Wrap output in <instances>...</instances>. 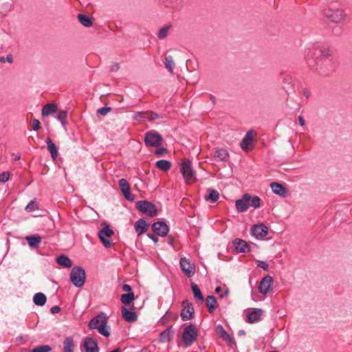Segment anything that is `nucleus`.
<instances>
[{"mask_svg": "<svg viewBox=\"0 0 352 352\" xmlns=\"http://www.w3.org/2000/svg\"><path fill=\"white\" fill-rule=\"evenodd\" d=\"M171 28L172 25L170 24L166 25L164 27H162L157 33L158 38L162 40L166 38Z\"/></svg>", "mask_w": 352, "mask_h": 352, "instance_id": "nucleus-38", "label": "nucleus"}, {"mask_svg": "<svg viewBox=\"0 0 352 352\" xmlns=\"http://www.w3.org/2000/svg\"><path fill=\"white\" fill-rule=\"evenodd\" d=\"M83 346L86 352H99L98 342L91 337L85 338Z\"/></svg>", "mask_w": 352, "mask_h": 352, "instance_id": "nucleus-12", "label": "nucleus"}, {"mask_svg": "<svg viewBox=\"0 0 352 352\" xmlns=\"http://www.w3.org/2000/svg\"><path fill=\"white\" fill-rule=\"evenodd\" d=\"M262 314L263 310L255 309L247 314L246 320L249 323L257 322L261 320Z\"/></svg>", "mask_w": 352, "mask_h": 352, "instance_id": "nucleus-18", "label": "nucleus"}, {"mask_svg": "<svg viewBox=\"0 0 352 352\" xmlns=\"http://www.w3.org/2000/svg\"><path fill=\"white\" fill-rule=\"evenodd\" d=\"M217 332L219 334V336L225 341L228 342H233V338L231 337L224 329V328L221 325H219L217 327Z\"/></svg>", "mask_w": 352, "mask_h": 352, "instance_id": "nucleus-29", "label": "nucleus"}, {"mask_svg": "<svg viewBox=\"0 0 352 352\" xmlns=\"http://www.w3.org/2000/svg\"><path fill=\"white\" fill-rule=\"evenodd\" d=\"M233 244L235 249L239 252L246 253L250 251V247L248 243L241 239H235L233 240Z\"/></svg>", "mask_w": 352, "mask_h": 352, "instance_id": "nucleus-17", "label": "nucleus"}, {"mask_svg": "<svg viewBox=\"0 0 352 352\" xmlns=\"http://www.w3.org/2000/svg\"><path fill=\"white\" fill-rule=\"evenodd\" d=\"M26 240L30 248H36L41 242V237L36 235H30L26 237Z\"/></svg>", "mask_w": 352, "mask_h": 352, "instance_id": "nucleus-26", "label": "nucleus"}, {"mask_svg": "<svg viewBox=\"0 0 352 352\" xmlns=\"http://www.w3.org/2000/svg\"><path fill=\"white\" fill-rule=\"evenodd\" d=\"M321 54L325 57H330L332 56L333 53L330 49L327 48L321 51Z\"/></svg>", "mask_w": 352, "mask_h": 352, "instance_id": "nucleus-51", "label": "nucleus"}, {"mask_svg": "<svg viewBox=\"0 0 352 352\" xmlns=\"http://www.w3.org/2000/svg\"><path fill=\"white\" fill-rule=\"evenodd\" d=\"M165 7L173 6L177 0H160Z\"/></svg>", "mask_w": 352, "mask_h": 352, "instance_id": "nucleus-49", "label": "nucleus"}, {"mask_svg": "<svg viewBox=\"0 0 352 352\" xmlns=\"http://www.w3.org/2000/svg\"><path fill=\"white\" fill-rule=\"evenodd\" d=\"M298 121L300 126H303L305 124V121L302 116H298Z\"/></svg>", "mask_w": 352, "mask_h": 352, "instance_id": "nucleus-57", "label": "nucleus"}, {"mask_svg": "<svg viewBox=\"0 0 352 352\" xmlns=\"http://www.w3.org/2000/svg\"><path fill=\"white\" fill-rule=\"evenodd\" d=\"M56 105L55 104H47L44 105L42 109V116H46L54 113L56 111Z\"/></svg>", "mask_w": 352, "mask_h": 352, "instance_id": "nucleus-33", "label": "nucleus"}, {"mask_svg": "<svg viewBox=\"0 0 352 352\" xmlns=\"http://www.w3.org/2000/svg\"><path fill=\"white\" fill-rule=\"evenodd\" d=\"M135 208L141 212L149 217H154V204L148 201H138Z\"/></svg>", "mask_w": 352, "mask_h": 352, "instance_id": "nucleus-7", "label": "nucleus"}, {"mask_svg": "<svg viewBox=\"0 0 352 352\" xmlns=\"http://www.w3.org/2000/svg\"><path fill=\"white\" fill-rule=\"evenodd\" d=\"M111 352H121V350L120 348H116V349L111 351Z\"/></svg>", "mask_w": 352, "mask_h": 352, "instance_id": "nucleus-61", "label": "nucleus"}, {"mask_svg": "<svg viewBox=\"0 0 352 352\" xmlns=\"http://www.w3.org/2000/svg\"><path fill=\"white\" fill-rule=\"evenodd\" d=\"M89 329H97L98 332L105 337L110 336V328L107 325V318L104 313L93 318L88 324Z\"/></svg>", "mask_w": 352, "mask_h": 352, "instance_id": "nucleus-1", "label": "nucleus"}, {"mask_svg": "<svg viewBox=\"0 0 352 352\" xmlns=\"http://www.w3.org/2000/svg\"><path fill=\"white\" fill-rule=\"evenodd\" d=\"M171 337L172 331L170 328H168L160 333L159 337V341L162 343L167 342L170 340Z\"/></svg>", "mask_w": 352, "mask_h": 352, "instance_id": "nucleus-35", "label": "nucleus"}, {"mask_svg": "<svg viewBox=\"0 0 352 352\" xmlns=\"http://www.w3.org/2000/svg\"><path fill=\"white\" fill-rule=\"evenodd\" d=\"M214 157L220 161H226L229 157V153L225 148L217 149L214 152Z\"/></svg>", "mask_w": 352, "mask_h": 352, "instance_id": "nucleus-30", "label": "nucleus"}, {"mask_svg": "<svg viewBox=\"0 0 352 352\" xmlns=\"http://www.w3.org/2000/svg\"><path fill=\"white\" fill-rule=\"evenodd\" d=\"M183 309L181 313V317L182 320H190L193 318L194 307L192 303L189 302L188 300H184L182 302Z\"/></svg>", "mask_w": 352, "mask_h": 352, "instance_id": "nucleus-9", "label": "nucleus"}, {"mask_svg": "<svg viewBox=\"0 0 352 352\" xmlns=\"http://www.w3.org/2000/svg\"><path fill=\"white\" fill-rule=\"evenodd\" d=\"M204 198L206 201L214 203L219 199V193L217 190L209 188L207 190V194H206Z\"/></svg>", "mask_w": 352, "mask_h": 352, "instance_id": "nucleus-24", "label": "nucleus"}, {"mask_svg": "<svg viewBox=\"0 0 352 352\" xmlns=\"http://www.w3.org/2000/svg\"><path fill=\"white\" fill-rule=\"evenodd\" d=\"M272 192L282 197H285L287 195V189L281 184L278 182H272L270 184Z\"/></svg>", "mask_w": 352, "mask_h": 352, "instance_id": "nucleus-16", "label": "nucleus"}, {"mask_svg": "<svg viewBox=\"0 0 352 352\" xmlns=\"http://www.w3.org/2000/svg\"><path fill=\"white\" fill-rule=\"evenodd\" d=\"M236 209L239 212H245L250 207V195L244 194L242 197L235 202Z\"/></svg>", "mask_w": 352, "mask_h": 352, "instance_id": "nucleus-11", "label": "nucleus"}, {"mask_svg": "<svg viewBox=\"0 0 352 352\" xmlns=\"http://www.w3.org/2000/svg\"><path fill=\"white\" fill-rule=\"evenodd\" d=\"M6 60L8 61L10 63H12L13 62V57L11 54H8L6 58Z\"/></svg>", "mask_w": 352, "mask_h": 352, "instance_id": "nucleus-58", "label": "nucleus"}, {"mask_svg": "<svg viewBox=\"0 0 352 352\" xmlns=\"http://www.w3.org/2000/svg\"><path fill=\"white\" fill-rule=\"evenodd\" d=\"M172 163L166 160H160L155 162V167L163 172H167L170 169Z\"/></svg>", "mask_w": 352, "mask_h": 352, "instance_id": "nucleus-22", "label": "nucleus"}, {"mask_svg": "<svg viewBox=\"0 0 352 352\" xmlns=\"http://www.w3.org/2000/svg\"><path fill=\"white\" fill-rule=\"evenodd\" d=\"M122 290L127 293L132 292V287L128 284H124L122 285Z\"/></svg>", "mask_w": 352, "mask_h": 352, "instance_id": "nucleus-54", "label": "nucleus"}, {"mask_svg": "<svg viewBox=\"0 0 352 352\" xmlns=\"http://www.w3.org/2000/svg\"><path fill=\"white\" fill-rule=\"evenodd\" d=\"M191 289H192V292L193 293L194 298L196 300H199L200 302H202L204 301V298L202 293H201V290L199 289V287L196 284L192 283Z\"/></svg>", "mask_w": 352, "mask_h": 352, "instance_id": "nucleus-36", "label": "nucleus"}, {"mask_svg": "<svg viewBox=\"0 0 352 352\" xmlns=\"http://www.w3.org/2000/svg\"><path fill=\"white\" fill-rule=\"evenodd\" d=\"M323 14L329 21L336 23H341L344 19V13L340 9L326 8Z\"/></svg>", "mask_w": 352, "mask_h": 352, "instance_id": "nucleus-6", "label": "nucleus"}, {"mask_svg": "<svg viewBox=\"0 0 352 352\" xmlns=\"http://www.w3.org/2000/svg\"><path fill=\"white\" fill-rule=\"evenodd\" d=\"M60 311V307L59 306H54L50 309V312L52 314H58Z\"/></svg>", "mask_w": 352, "mask_h": 352, "instance_id": "nucleus-52", "label": "nucleus"}, {"mask_svg": "<svg viewBox=\"0 0 352 352\" xmlns=\"http://www.w3.org/2000/svg\"><path fill=\"white\" fill-rule=\"evenodd\" d=\"M40 129V122L37 119H34L32 120V130L38 131Z\"/></svg>", "mask_w": 352, "mask_h": 352, "instance_id": "nucleus-50", "label": "nucleus"}, {"mask_svg": "<svg viewBox=\"0 0 352 352\" xmlns=\"http://www.w3.org/2000/svg\"><path fill=\"white\" fill-rule=\"evenodd\" d=\"M135 300V295L133 292H129L122 294L120 300L122 304L129 305Z\"/></svg>", "mask_w": 352, "mask_h": 352, "instance_id": "nucleus-34", "label": "nucleus"}, {"mask_svg": "<svg viewBox=\"0 0 352 352\" xmlns=\"http://www.w3.org/2000/svg\"><path fill=\"white\" fill-rule=\"evenodd\" d=\"M45 142L47 144V150L50 153L52 157L53 160H56L58 157V150L56 144L50 138H47Z\"/></svg>", "mask_w": 352, "mask_h": 352, "instance_id": "nucleus-23", "label": "nucleus"}, {"mask_svg": "<svg viewBox=\"0 0 352 352\" xmlns=\"http://www.w3.org/2000/svg\"><path fill=\"white\" fill-rule=\"evenodd\" d=\"M144 142L146 146L154 147V132L153 131L146 133Z\"/></svg>", "mask_w": 352, "mask_h": 352, "instance_id": "nucleus-39", "label": "nucleus"}, {"mask_svg": "<svg viewBox=\"0 0 352 352\" xmlns=\"http://www.w3.org/2000/svg\"><path fill=\"white\" fill-rule=\"evenodd\" d=\"M119 186L124 198L126 200L133 201L134 200V196L130 192V186L128 182L125 179H121L119 181Z\"/></svg>", "mask_w": 352, "mask_h": 352, "instance_id": "nucleus-14", "label": "nucleus"}, {"mask_svg": "<svg viewBox=\"0 0 352 352\" xmlns=\"http://www.w3.org/2000/svg\"><path fill=\"white\" fill-rule=\"evenodd\" d=\"M221 291V287H217L216 289H215V292L217 293V294H219L220 292Z\"/></svg>", "mask_w": 352, "mask_h": 352, "instance_id": "nucleus-59", "label": "nucleus"}, {"mask_svg": "<svg viewBox=\"0 0 352 352\" xmlns=\"http://www.w3.org/2000/svg\"><path fill=\"white\" fill-rule=\"evenodd\" d=\"M162 137L157 133H155V148L159 147L163 144Z\"/></svg>", "mask_w": 352, "mask_h": 352, "instance_id": "nucleus-47", "label": "nucleus"}, {"mask_svg": "<svg viewBox=\"0 0 352 352\" xmlns=\"http://www.w3.org/2000/svg\"><path fill=\"white\" fill-rule=\"evenodd\" d=\"M164 63L168 72H170L171 74H173V69L175 65V63L173 60V58L171 56H166L165 57Z\"/></svg>", "mask_w": 352, "mask_h": 352, "instance_id": "nucleus-32", "label": "nucleus"}, {"mask_svg": "<svg viewBox=\"0 0 352 352\" xmlns=\"http://www.w3.org/2000/svg\"><path fill=\"white\" fill-rule=\"evenodd\" d=\"M244 333H245V332L243 331H239V334H244Z\"/></svg>", "mask_w": 352, "mask_h": 352, "instance_id": "nucleus-64", "label": "nucleus"}, {"mask_svg": "<svg viewBox=\"0 0 352 352\" xmlns=\"http://www.w3.org/2000/svg\"><path fill=\"white\" fill-rule=\"evenodd\" d=\"M111 111V108L109 107H104L97 110V114L102 116H106L109 112Z\"/></svg>", "mask_w": 352, "mask_h": 352, "instance_id": "nucleus-44", "label": "nucleus"}, {"mask_svg": "<svg viewBox=\"0 0 352 352\" xmlns=\"http://www.w3.org/2000/svg\"><path fill=\"white\" fill-rule=\"evenodd\" d=\"M78 19L80 23L86 28H89L93 24V19L83 14H78Z\"/></svg>", "mask_w": 352, "mask_h": 352, "instance_id": "nucleus-28", "label": "nucleus"}, {"mask_svg": "<svg viewBox=\"0 0 352 352\" xmlns=\"http://www.w3.org/2000/svg\"><path fill=\"white\" fill-rule=\"evenodd\" d=\"M121 312L122 318L124 319L125 321L128 322H134L138 319V316L136 313L128 309L126 307H122Z\"/></svg>", "mask_w": 352, "mask_h": 352, "instance_id": "nucleus-19", "label": "nucleus"}, {"mask_svg": "<svg viewBox=\"0 0 352 352\" xmlns=\"http://www.w3.org/2000/svg\"><path fill=\"white\" fill-rule=\"evenodd\" d=\"M302 94L304 97L308 99L310 97L311 93L308 89L304 88L302 89Z\"/></svg>", "mask_w": 352, "mask_h": 352, "instance_id": "nucleus-53", "label": "nucleus"}, {"mask_svg": "<svg viewBox=\"0 0 352 352\" xmlns=\"http://www.w3.org/2000/svg\"><path fill=\"white\" fill-rule=\"evenodd\" d=\"M257 267L262 268L265 271H268L269 270V265L268 264L263 261H256Z\"/></svg>", "mask_w": 352, "mask_h": 352, "instance_id": "nucleus-46", "label": "nucleus"}, {"mask_svg": "<svg viewBox=\"0 0 352 352\" xmlns=\"http://www.w3.org/2000/svg\"><path fill=\"white\" fill-rule=\"evenodd\" d=\"M169 232L168 226L164 221H155V236H166Z\"/></svg>", "mask_w": 352, "mask_h": 352, "instance_id": "nucleus-15", "label": "nucleus"}, {"mask_svg": "<svg viewBox=\"0 0 352 352\" xmlns=\"http://www.w3.org/2000/svg\"><path fill=\"white\" fill-rule=\"evenodd\" d=\"M273 278L272 276L267 275L262 278L258 287L259 292L263 294H267L272 289Z\"/></svg>", "mask_w": 352, "mask_h": 352, "instance_id": "nucleus-8", "label": "nucleus"}, {"mask_svg": "<svg viewBox=\"0 0 352 352\" xmlns=\"http://www.w3.org/2000/svg\"><path fill=\"white\" fill-rule=\"evenodd\" d=\"M47 301L45 295L43 293H36L33 297V302L36 305L43 306Z\"/></svg>", "mask_w": 352, "mask_h": 352, "instance_id": "nucleus-31", "label": "nucleus"}, {"mask_svg": "<svg viewBox=\"0 0 352 352\" xmlns=\"http://www.w3.org/2000/svg\"><path fill=\"white\" fill-rule=\"evenodd\" d=\"M261 206V199L257 196L251 197L250 195V206L258 208Z\"/></svg>", "mask_w": 352, "mask_h": 352, "instance_id": "nucleus-41", "label": "nucleus"}, {"mask_svg": "<svg viewBox=\"0 0 352 352\" xmlns=\"http://www.w3.org/2000/svg\"><path fill=\"white\" fill-rule=\"evenodd\" d=\"M86 273L85 270L80 266H75L70 273V280L76 287H81L85 285Z\"/></svg>", "mask_w": 352, "mask_h": 352, "instance_id": "nucleus-4", "label": "nucleus"}, {"mask_svg": "<svg viewBox=\"0 0 352 352\" xmlns=\"http://www.w3.org/2000/svg\"><path fill=\"white\" fill-rule=\"evenodd\" d=\"M0 62L1 63H5L6 62V58H4L3 56H1L0 57Z\"/></svg>", "mask_w": 352, "mask_h": 352, "instance_id": "nucleus-60", "label": "nucleus"}, {"mask_svg": "<svg viewBox=\"0 0 352 352\" xmlns=\"http://www.w3.org/2000/svg\"><path fill=\"white\" fill-rule=\"evenodd\" d=\"M56 262L61 266L70 268L72 266L71 259L66 255L62 254L56 257Z\"/></svg>", "mask_w": 352, "mask_h": 352, "instance_id": "nucleus-25", "label": "nucleus"}, {"mask_svg": "<svg viewBox=\"0 0 352 352\" xmlns=\"http://www.w3.org/2000/svg\"><path fill=\"white\" fill-rule=\"evenodd\" d=\"M74 340L71 337H67L63 342V351L64 352H73Z\"/></svg>", "mask_w": 352, "mask_h": 352, "instance_id": "nucleus-37", "label": "nucleus"}, {"mask_svg": "<svg viewBox=\"0 0 352 352\" xmlns=\"http://www.w3.org/2000/svg\"><path fill=\"white\" fill-rule=\"evenodd\" d=\"M10 177V174L8 172L4 171L0 174V182H6L8 181Z\"/></svg>", "mask_w": 352, "mask_h": 352, "instance_id": "nucleus-48", "label": "nucleus"}, {"mask_svg": "<svg viewBox=\"0 0 352 352\" xmlns=\"http://www.w3.org/2000/svg\"><path fill=\"white\" fill-rule=\"evenodd\" d=\"M38 207L36 202L33 200H31L28 205L25 206V210L28 212H33L36 210H38Z\"/></svg>", "mask_w": 352, "mask_h": 352, "instance_id": "nucleus-43", "label": "nucleus"}, {"mask_svg": "<svg viewBox=\"0 0 352 352\" xmlns=\"http://www.w3.org/2000/svg\"><path fill=\"white\" fill-rule=\"evenodd\" d=\"M102 226L103 228L98 232V236L102 245L106 248H110L113 245V243L109 238L114 234V231L105 223H103Z\"/></svg>", "mask_w": 352, "mask_h": 352, "instance_id": "nucleus-5", "label": "nucleus"}, {"mask_svg": "<svg viewBox=\"0 0 352 352\" xmlns=\"http://www.w3.org/2000/svg\"><path fill=\"white\" fill-rule=\"evenodd\" d=\"M212 101L213 103H214V98L213 96L211 97Z\"/></svg>", "mask_w": 352, "mask_h": 352, "instance_id": "nucleus-63", "label": "nucleus"}, {"mask_svg": "<svg viewBox=\"0 0 352 352\" xmlns=\"http://www.w3.org/2000/svg\"><path fill=\"white\" fill-rule=\"evenodd\" d=\"M206 305L210 314L214 312L217 308V300L214 296H208L206 299Z\"/></svg>", "mask_w": 352, "mask_h": 352, "instance_id": "nucleus-27", "label": "nucleus"}, {"mask_svg": "<svg viewBox=\"0 0 352 352\" xmlns=\"http://www.w3.org/2000/svg\"><path fill=\"white\" fill-rule=\"evenodd\" d=\"M198 332L195 325L190 324L186 326L182 336V340L186 347L191 346L197 339Z\"/></svg>", "mask_w": 352, "mask_h": 352, "instance_id": "nucleus-3", "label": "nucleus"}, {"mask_svg": "<svg viewBox=\"0 0 352 352\" xmlns=\"http://www.w3.org/2000/svg\"><path fill=\"white\" fill-rule=\"evenodd\" d=\"M134 227L136 233L140 236L146 232L149 225L144 219L141 218L135 222Z\"/></svg>", "mask_w": 352, "mask_h": 352, "instance_id": "nucleus-20", "label": "nucleus"}, {"mask_svg": "<svg viewBox=\"0 0 352 352\" xmlns=\"http://www.w3.org/2000/svg\"><path fill=\"white\" fill-rule=\"evenodd\" d=\"M118 69H119L118 63H114L113 65H111L110 72H116L118 70Z\"/></svg>", "mask_w": 352, "mask_h": 352, "instance_id": "nucleus-56", "label": "nucleus"}, {"mask_svg": "<svg viewBox=\"0 0 352 352\" xmlns=\"http://www.w3.org/2000/svg\"><path fill=\"white\" fill-rule=\"evenodd\" d=\"M180 267L184 274L188 277H190L195 274V267L186 258H181Z\"/></svg>", "mask_w": 352, "mask_h": 352, "instance_id": "nucleus-13", "label": "nucleus"}, {"mask_svg": "<svg viewBox=\"0 0 352 352\" xmlns=\"http://www.w3.org/2000/svg\"><path fill=\"white\" fill-rule=\"evenodd\" d=\"M180 171L186 184H194L196 180V173L192 169V162L188 159H184L180 164Z\"/></svg>", "mask_w": 352, "mask_h": 352, "instance_id": "nucleus-2", "label": "nucleus"}, {"mask_svg": "<svg viewBox=\"0 0 352 352\" xmlns=\"http://www.w3.org/2000/svg\"><path fill=\"white\" fill-rule=\"evenodd\" d=\"M67 117V111H60L58 114L56 116V118L61 122L63 126H65L66 119Z\"/></svg>", "mask_w": 352, "mask_h": 352, "instance_id": "nucleus-42", "label": "nucleus"}, {"mask_svg": "<svg viewBox=\"0 0 352 352\" xmlns=\"http://www.w3.org/2000/svg\"><path fill=\"white\" fill-rule=\"evenodd\" d=\"M252 139V131H248L241 142V147L243 151L249 150V145L251 144Z\"/></svg>", "mask_w": 352, "mask_h": 352, "instance_id": "nucleus-21", "label": "nucleus"}, {"mask_svg": "<svg viewBox=\"0 0 352 352\" xmlns=\"http://www.w3.org/2000/svg\"><path fill=\"white\" fill-rule=\"evenodd\" d=\"M252 234L258 239H263L268 233V228L264 224L254 225L251 229Z\"/></svg>", "mask_w": 352, "mask_h": 352, "instance_id": "nucleus-10", "label": "nucleus"}, {"mask_svg": "<svg viewBox=\"0 0 352 352\" xmlns=\"http://www.w3.org/2000/svg\"><path fill=\"white\" fill-rule=\"evenodd\" d=\"M52 350V348L50 346L44 344L34 348L30 352H50Z\"/></svg>", "mask_w": 352, "mask_h": 352, "instance_id": "nucleus-40", "label": "nucleus"}, {"mask_svg": "<svg viewBox=\"0 0 352 352\" xmlns=\"http://www.w3.org/2000/svg\"><path fill=\"white\" fill-rule=\"evenodd\" d=\"M167 149L165 147H156L155 148V156H163L167 153Z\"/></svg>", "mask_w": 352, "mask_h": 352, "instance_id": "nucleus-45", "label": "nucleus"}, {"mask_svg": "<svg viewBox=\"0 0 352 352\" xmlns=\"http://www.w3.org/2000/svg\"><path fill=\"white\" fill-rule=\"evenodd\" d=\"M151 229L152 230V232H150L148 234V236L152 239L153 241H154V223L151 224Z\"/></svg>", "mask_w": 352, "mask_h": 352, "instance_id": "nucleus-55", "label": "nucleus"}, {"mask_svg": "<svg viewBox=\"0 0 352 352\" xmlns=\"http://www.w3.org/2000/svg\"><path fill=\"white\" fill-rule=\"evenodd\" d=\"M227 294H228V291L226 290L225 292H224V294H220L219 296H220L221 298H223L225 295H227Z\"/></svg>", "mask_w": 352, "mask_h": 352, "instance_id": "nucleus-62", "label": "nucleus"}]
</instances>
